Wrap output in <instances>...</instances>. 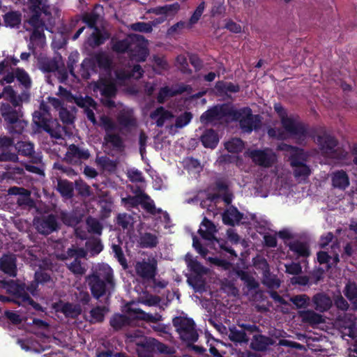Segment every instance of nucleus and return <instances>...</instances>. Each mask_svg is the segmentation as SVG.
Masks as SVG:
<instances>
[{"instance_id": "nucleus-29", "label": "nucleus", "mask_w": 357, "mask_h": 357, "mask_svg": "<svg viewBox=\"0 0 357 357\" xmlns=\"http://www.w3.org/2000/svg\"><path fill=\"white\" fill-rule=\"evenodd\" d=\"M137 38V34H130L127 38L116 41L112 46V50L117 53H128L134 40Z\"/></svg>"}, {"instance_id": "nucleus-35", "label": "nucleus", "mask_w": 357, "mask_h": 357, "mask_svg": "<svg viewBox=\"0 0 357 357\" xmlns=\"http://www.w3.org/2000/svg\"><path fill=\"white\" fill-rule=\"evenodd\" d=\"M93 59L95 61V66L97 65L99 68L106 72H111L112 70V61L105 53H98Z\"/></svg>"}, {"instance_id": "nucleus-64", "label": "nucleus", "mask_w": 357, "mask_h": 357, "mask_svg": "<svg viewBox=\"0 0 357 357\" xmlns=\"http://www.w3.org/2000/svg\"><path fill=\"white\" fill-rule=\"evenodd\" d=\"M344 296L351 302L357 298V284L355 282H349L344 290Z\"/></svg>"}, {"instance_id": "nucleus-28", "label": "nucleus", "mask_w": 357, "mask_h": 357, "mask_svg": "<svg viewBox=\"0 0 357 357\" xmlns=\"http://www.w3.org/2000/svg\"><path fill=\"white\" fill-rule=\"evenodd\" d=\"M60 219L62 222L68 227H75L82 220L83 215L75 211H61L60 213Z\"/></svg>"}, {"instance_id": "nucleus-14", "label": "nucleus", "mask_w": 357, "mask_h": 357, "mask_svg": "<svg viewBox=\"0 0 357 357\" xmlns=\"http://www.w3.org/2000/svg\"><path fill=\"white\" fill-rule=\"evenodd\" d=\"M91 154L88 149L72 144L69 146L63 160L68 164L79 165L81 160H88Z\"/></svg>"}, {"instance_id": "nucleus-47", "label": "nucleus", "mask_w": 357, "mask_h": 357, "mask_svg": "<svg viewBox=\"0 0 357 357\" xmlns=\"http://www.w3.org/2000/svg\"><path fill=\"white\" fill-rule=\"evenodd\" d=\"M225 147L230 153H238L244 149V142L240 138H232L225 143Z\"/></svg>"}, {"instance_id": "nucleus-43", "label": "nucleus", "mask_w": 357, "mask_h": 357, "mask_svg": "<svg viewBox=\"0 0 357 357\" xmlns=\"http://www.w3.org/2000/svg\"><path fill=\"white\" fill-rule=\"evenodd\" d=\"M229 338L231 342L248 343L249 338L243 330H238L235 326L229 328Z\"/></svg>"}, {"instance_id": "nucleus-10", "label": "nucleus", "mask_w": 357, "mask_h": 357, "mask_svg": "<svg viewBox=\"0 0 357 357\" xmlns=\"http://www.w3.org/2000/svg\"><path fill=\"white\" fill-rule=\"evenodd\" d=\"M33 224L38 232L45 236L56 231L60 228L56 216L52 213L35 218Z\"/></svg>"}, {"instance_id": "nucleus-56", "label": "nucleus", "mask_w": 357, "mask_h": 357, "mask_svg": "<svg viewBox=\"0 0 357 357\" xmlns=\"http://www.w3.org/2000/svg\"><path fill=\"white\" fill-rule=\"evenodd\" d=\"M216 89L222 92L237 93L240 91V86L238 84H234L232 82H218L215 86Z\"/></svg>"}, {"instance_id": "nucleus-15", "label": "nucleus", "mask_w": 357, "mask_h": 357, "mask_svg": "<svg viewBox=\"0 0 357 357\" xmlns=\"http://www.w3.org/2000/svg\"><path fill=\"white\" fill-rule=\"evenodd\" d=\"M54 308L57 312L63 313L66 317L76 319L82 312V307L79 304H73L72 303H63L60 301L54 305Z\"/></svg>"}, {"instance_id": "nucleus-48", "label": "nucleus", "mask_w": 357, "mask_h": 357, "mask_svg": "<svg viewBox=\"0 0 357 357\" xmlns=\"http://www.w3.org/2000/svg\"><path fill=\"white\" fill-rule=\"evenodd\" d=\"M15 147L17 151V153L23 156L28 157L31 153H34L33 144L29 142H18L15 145Z\"/></svg>"}, {"instance_id": "nucleus-32", "label": "nucleus", "mask_w": 357, "mask_h": 357, "mask_svg": "<svg viewBox=\"0 0 357 357\" xmlns=\"http://www.w3.org/2000/svg\"><path fill=\"white\" fill-rule=\"evenodd\" d=\"M130 319L128 316L121 314H114L109 320L110 326L116 331L121 330L125 326H130Z\"/></svg>"}, {"instance_id": "nucleus-6", "label": "nucleus", "mask_w": 357, "mask_h": 357, "mask_svg": "<svg viewBox=\"0 0 357 357\" xmlns=\"http://www.w3.org/2000/svg\"><path fill=\"white\" fill-rule=\"evenodd\" d=\"M319 148L326 156L333 159H344L347 152L338 146L337 139L326 132L317 137Z\"/></svg>"}, {"instance_id": "nucleus-16", "label": "nucleus", "mask_w": 357, "mask_h": 357, "mask_svg": "<svg viewBox=\"0 0 357 357\" xmlns=\"http://www.w3.org/2000/svg\"><path fill=\"white\" fill-rule=\"evenodd\" d=\"M0 270L10 277L17 275V258L13 254H5L0 258Z\"/></svg>"}, {"instance_id": "nucleus-53", "label": "nucleus", "mask_w": 357, "mask_h": 357, "mask_svg": "<svg viewBox=\"0 0 357 357\" xmlns=\"http://www.w3.org/2000/svg\"><path fill=\"white\" fill-rule=\"evenodd\" d=\"M105 140L117 150H122L124 148L123 139L118 134H107Z\"/></svg>"}, {"instance_id": "nucleus-4", "label": "nucleus", "mask_w": 357, "mask_h": 357, "mask_svg": "<svg viewBox=\"0 0 357 357\" xmlns=\"http://www.w3.org/2000/svg\"><path fill=\"white\" fill-rule=\"evenodd\" d=\"M273 107L280 117L284 130L298 139L305 140L308 135L307 126L301 122L296 121L292 118L288 117L287 110L281 103H275Z\"/></svg>"}, {"instance_id": "nucleus-26", "label": "nucleus", "mask_w": 357, "mask_h": 357, "mask_svg": "<svg viewBox=\"0 0 357 357\" xmlns=\"http://www.w3.org/2000/svg\"><path fill=\"white\" fill-rule=\"evenodd\" d=\"M2 282L4 284L5 287L7 288L8 291L13 294L17 298H20L21 301L24 298V296L28 294L25 291V283L18 282L14 280L2 281Z\"/></svg>"}, {"instance_id": "nucleus-17", "label": "nucleus", "mask_w": 357, "mask_h": 357, "mask_svg": "<svg viewBox=\"0 0 357 357\" xmlns=\"http://www.w3.org/2000/svg\"><path fill=\"white\" fill-rule=\"evenodd\" d=\"M275 340L262 334L254 335L250 343V348L255 351H266L270 346L274 345Z\"/></svg>"}, {"instance_id": "nucleus-1", "label": "nucleus", "mask_w": 357, "mask_h": 357, "mask_svg": "<svg viewBox=\"0 0 357 357\" xmlns=\"http://www.w3.org/2000/svg\"><path fill=\"white\" fill-rule=\"evenodd\" d=\"M103 273H93L88 276L87 282L93 297L97 300L104 296L109 298L114 290L115 282L113 270L104 266Z\"/></svg>"}, {"instance_id": "nucleus-51", "label": "nucleus", "mask_w": 357, "mask_h": 357, "mask_svg": "<svg viewBox=\"0 0 357 357\" xmlns=\"http://www.w3.org/2000/svg\"><path fill=\"white\" fill-rule=\"evenodd\" d=\"M32 15L28 20V23L33 27V29L45 28V21L41 19L40 10H31Z\"/></svg>"}, {"instance_id": "nucleus-24", "label": "nucleus", "mask_w": 357, "mask_h": 357, "mask_svg": "<svg viewBox=\"0 0 357 357\" xmlns=\"http://www.w3.org/2000/svg\"><path fill=\"white\" fill-rule=\"evenodd\" d=\"M298 316L303 323L310 326L317 325L324 322L323 316L312 310H301L298 312Z\"/></svg>"}, {"instance_id": "nucleus-59", "label": "nucleus", "mask_w": 357, "mask_h": 357, "mask_svg": "<svg viewBox=\"0 0 357 357\" xmlns=\"http://www.w3.org/2000/svg\"><path fill=\"white\" fill-rule=\"evenodd\" d=\"M186 261L190 271L193 272L195 274L203 275L206 273L204 266L197 259H190L189 260L186 259Z\"/></svg>"}, {"instance_id": "nucleus-33", "label": "nucleus", "mask_w": 357, "mask_h": 357, "mask_svg": "<svg viewBox=\"0 0 357 357\" xmlns=\"http://www.w3.org/2000/svg\"><path fill=\"white\" fill-rule=\"evenodd\" d=\"M1 94L2 97L13 106H20V104L22 102V97L17 95V93L10 85L4 86Z\"/></svg>"}, {"instance_id": "nucleus-42", "label": "nucleus", "mask_w": 357, "mask_h": 357, "mask_svg": "<svg viewBox=\"0 0 357 357\" xmlns=\"http://www.w3.org/2000/svg\"><path fill=\"white\" fill-rule=\"evenodd\" d=\"M142 199H150V197L145 193H141L136 196L128 195L123 197L121 202L127 207L136 208L142 203Z\"/></svg>"}, {"instance_id": "nucleus-27", "label": "nucleus", "mask_w": 357, "mask_h": 357, "mask_svg": "<svg viewBox=\"0 0 357 357\" xmlns=\"http://www.w3.org/2000/svg\"><path fill=\"white\" fill-rule=\"evenodd\" d=\"M202 145L205 148L215 149L219 142L217 132L213 129H206L200 137Z\"/></svg>"}, {"instance_id": "nucleus-40", "label": "nucleus", "mask_w": 357, "mask_h": 357, "mask_svg": "<svg viewBox=\"0 0 357 357\" xmlns=\"http://www.w3.org/2000/svg\"><path fill=\"white\" fill-rule=\"evenodd\" d=\"M139 243L140 247L142 248H153L157 246L158 241L155 234L149 232H145L144 234L140 236Z\"/></svg>"}, {"instance_id": "nucleus-60", "label": "nucleus", "mask_w": 357, "mask_h": 357, "mask_svg": "<svg viewBox=\"0 0 357 357\" xmlns=\"http://www.w3.org/2000/svg\"><path fill=\"white\" fill-rule=\"evenodd\" d=\"M192 114L190 112H185L176 119L175 127L182 128L187 126L192 120Z\"/></svg>"}, {"instance_id": "nucleus-13", "label": "nucleus", "mask_w": 357, "mask_h": 357, "mask_svg": "<svg viewBox=\"0 0 357 357\" xmlns=\"http://www.w3.org/2000/svg\"><path fill=\"white\" fill-rule=\"evenodd\" d=\"M206 3L204 1H202L199 3L195 10H194L192 15L189 19L188 22H185L184 21H179L177 23L174 24L172 26H170L168 29L169 34H173L177 31L178 29H183L184 28L191 29L193 25L197 24L202 17L204 9H205Z\"/></svg>"}, {"instance_id": "nucleus-63", "label": "nucleus", "mask_w": 357, "mask_h": 357, "mask_svg": "<svg viewBox=\"0 0 357 357\" xmlns=\"http://www.w3.org/2000/svg\"><path fill=\"white\" fill-rule=\"evenodd\" d=\"M309 297L305 294L294 296L290 298L291 302L297 308L306 307L308 305Z\"/></svg>"}, {"instance_id": "nucleus-58", "label": "nucleus", "mask_w": 357, "mask_h": 357, "mask_svg": "<svg viewBox=\"0 0 357 357\" xmlns=\"http://www.w3.org/2000/svg\"><path fill=\"white\" fill-rule=\"evenodd\" d=\"M74 188H75L78 194L82 197H89L91 195L90 186L82 179L75 181Z\"/></svg>"}, {"instance_id": "nucleus-2", "label": "nucleus", "mask_w": 357, "mask_h": 357, "mask_svg": "<svg viewBox=\"0 0 357 357\" xmlns=\"http://www.w3.org/2000/svg\"><path fill=\"white\" fill-rule=\"evenodd\" d=\"M22 104H20V106H13L8 102L1 103L0 114L12 134H22L27 126V122L22 119Z\"/></svg>"}, {"instance_id": "nucleus-11", "label": "nucleus", "mask_w": 357, "mask_h": 357, "mask_svg": "<svg viewBox=\"0 0 357 357\" xmlns=\"http://www.w3.org/2000/svg\"><path fill=\"white\" fill-rule=\"evenodd\" d=\"M137 38L132 42L128 54L132 61L143 62L146 61L149 52L146 44L145 38L139 34H137Z\"/></svg>"}, {"instance_id": "nucleus-52", "label": "nucleus", "mask_w": 357, "mask_h": 357, "mask_svg": "<svg viewBox=\"0 0 357 357\" xmlns=\"http://www.w3.org/2000/svg\"><path fill=\"white\" fill-rule=\"evenodd\" d=\"M289 161L293 168L306 164V158L304 155L303 149L292 153L289 156Z\"/></svg>"}, {"instance_id": "nucleus-21", "label": "nucleus", "mask_w": 357, "mask_h": 357, "mask_svg": "<svg viewBox=\"0 0 357 357\" xmlns=\"http://www.w3.org/2000/svg\"><path fill=\"white\" fill-rule=\"evenodd\" d=\"M312 302L317 311L327 312L332 306L333 302L329 296L324 293H317L312 296Z\"/></svg>"}, {"instance_id": "nucleus-3", "label": "nucleus", "mask_w": 357, "mask_h": 357, "mask_svg": "<svg viewBox=\"0 0 357 357\" xmlns=\"http://www.w3.org/2000/svg\"><path fill=\"white\" fill-rule=\"evenodd\" d=\"M93 90L95 93L99 92L101 98L100 102L109 109L116 107V103L114 98H116L118 93V87L116 80L110 76L100 77L99 79L93 83Z\"/></svg>"}, {"instance_id": "nucleus-55", "label": "nucleus", "mask_w": 357, "mask_h": 357, "mask_svg": "<svg viewBox=\"0 0 357 357\" xmlns=\"http://www.w3.org/2000/svg\"><path fill=\"white\" fill-rule=\"evenodd\" d=\"M188 282L197 291H202L205 287V282L202 278V275L195 274L189 277Z\"/></svg>"}, {"instance_id": "nucleus-36", "label": "nucleus", "mask_w": 357, "mask_h": 357, "mask_svg": "<svg viewBox=\"0 0 357 357\" xmlns=\"http://www.w3.org/2000/svg\"><path fill=\"white\" fill-rule=\"evenodd\" d=\"M96 71L95 61L93 59H84L79 69V74L83 79L87 80L91 77V72Z\"/></svg>"}, {"instance_id": "nucleus-30", "label": "nucleus", "mask_w": 357, "mask_h": 357, "mask_svg": "<svg viewBox=\"0 0 357 357\" xmlns=\"http://www.w3.org/2000/svg\"><path fill=\"white\" fill-rule=\"evenodd\" d=\"M56 190L63 197L71 199L74 196L73 183L67 179L59 178L57 181Z\"/></svg>"}, {"instance_id": "nucleus-45", "label": "nucleus", "mask_w": 357, "mask_h": 357, "mask_svg": "<svg viewBox=\"0 0 357 357\" xmlns=\"http://www.w3.org/2000/svg\"><path fill=\"white\" fill-rule=\"evenodd\" d=\"M108 311V308L105 306H96L92 308L89 313L91 316L90 321L91 323H101L105 319V315Z\"/></svg>"}, {"instance_id": "nucleus-62", "label": "nucleus", "mask_w": 357, "mask_h": 357, "mask_svg": "<svg viewBox=\"0 0 357 357\" xmlns=\"http://www.w3.org/2000/svg\"><path fill=\"white\" fill-rule=\"evenodd\" d=\"M59 118L66 125H70L74 123L75 116L73 113L69 111L66 107H62L59 110Z\"/></svg>"}, {"instance_id": "nucleus-49", "label": "nucleus", "mask_w": 357, "mask_h": 357, "mask_svg": "<svg viewBox=\"0 0 357 357\" xmlns=\"http://www.w3.org/2000/svg\"><path fill=\"white\" fill-rule=\"evenodd\" d=\"M15 78L24 88L29 89L31 87V78L24 69L17 68L15 69Z\"/></svg>"}, {"instance_id": "nucleus-39", "label": "nucleus", "mask_w": 357, "mask_h": 357, "mask_svg": "<svg viewBox=\"0 0 357 357\" xmlns=\"http://www.w3.org/2000/svg\"><path fill=\"white\" fill-rule=\"evenodd\" d=\"M31 10H40L45 15H51L50 6L48 0H28Z\"/></svg>"}, {"instance_id": "nucleus-50", "label": "nucleus", "mask_w": 357, "mask_h": 357, "mask_svg": "<svg viewBox=\"0 0 357 357\" xmlns=\"http://www.w3.org/2000/svg\"><path fill=\"white\" fill-rule=\"evenodd\" d=\"M86 225L88 231L91 234L100 235L102 231V225L98 220L95 218L89 216L86 219Z\"/></svg>"}, {"instance_id": "nucleus-44", "label": "nucleus", "mask_w": 357, "mask_h": 357, "mask_svg": "<svg viewBox=\"0 0 357 357\" xmlns=\"http://www.w3.org/2000/svg\"><path fill=\"white\" fill-rule=\"evenodd\" d=\"M3 18L6 26L13 28L18 26L21 23V14L16 11L6 13Z\"/></svg>"}, {"instance_id": "nucleus-18", "label": "nucleus", "mask_w": 357, "mask_h": 357, "mask_svg": "<svg viewBox=\"0 0 357 357\" xmlns=\"http://www.w3.org/2000/svg\"><path fill=\"white\" fill-rule=\"evenodd\" d=\"M189 87L190 86L188 85H185L184 84H178L176 89H171L169 86L162 87L158 93L157 101L158 103L162 104L165 102L167 98L181 95L187 91Z\"/></svg>"}, {"instance_id": "nucleus-31", "label": "nucleus", "mask_w": 357, "mask_h": 357, "mask_svg": "<svg viewBox=\"0 0 357 357\" xmlns=\"http://www.w3.org/2000/svg\"><path fill=\"white\" fill-rule=\"evenodd\" d=\"M332 183L334 188L344 190L349 185V179L347 174L340 170L333 173Z\"/></svg>"}, {"instance_id": "nucleus-38", "label": "nucleus", "mask_w": 357, "mask_h": 357, "mask_svg": "<svg viewBox=\"0 0 357 357\" xmlns=\"http://www.w3.org/2000/svg\"><path fill=\"white\" fill-rule=\"evenodd\" d=\"M289 247L298 257H307L310 254L309 246L304 242L296 241L291 243Z\"/></svg>"}, {"instance_id": "nucleus-25", "label": "nucleus", "mask_w": 357, "mask_h": 357, "mask_svg": "<svg viewBox=\"0 0 357 357\" xmlns=\"http://www.w3.org/2000/svg\"><path fill=\"white\" fill-rule=\"evenodd\" d=\"M174 117L172 112L165 109L162 106L158 107L150 114V118L156 120L155 123L158 127H162L167 120Z\"/></svg>"}, {"instance_id": "nucleus-22", "label": "nucleus", "mask_w": 357, "mask_h": 357, "mask_svg": "<svg viewBox=\"0 0 357 357\" xmlns=\"http://www.w3.org/2000/svg\"><path fill=\"white\" fill-rule=\"evenodd\" d=\"M216 232V228L214 223L204 217L201 227L198 230V233L200 234L202 238L213 241V238H215V233Z\"/></svg>"}, {"instance_id": "nucleus-37", "label": "nucleus", "mask_w": 357, "mask_h": 357, "mask_svg": "<svg viewBox=\"0 0 357 357\" xmlns=\"http://www.w3.org/2000/svg\"><path fill=\"white\" fill-rule=\"evenodd\" d=\"M38 66L43 73H54L59 69L58 61L55 59L47 57L39 59Z\"/></svg>"}, {"instance_id": "nucleus-54", "label": "nucleus", "mask_w": 357, "mask_h": 357, "mask_svg": "<svg viewBox=\"0 0 357 357\" xmlns=\"http://www.w3.org/2000/svg\"><path fill=\"white\" fill-rule=\"evenodd\" d=\"M253 265L257 269L262 272L263 276L269 275L270 266L267 260L264 257H258L253 259Z\"/></svg>"}, {"instance_id": "nucleus-34", "label": "nucleus", "mask_w": 357, "mask_h": 357, "mask_svg": "<svg viewBox=\"0 0 357 357\" xmlns=\"http://www.w3.org/2000/svg\"><path fill=\"white\" fill-rule=\"evenodd\" d=\"M235 273L236 275L245 283L248 290L250 291L259 288V282L248 271L241 269H236Z\"/></svg>"}, {"instance_id": "nucleus-23", "label": "nucleus", "mask_w": 357, "mask_h": 357, "mask_svg": "<svg viewBox=\"0 0 357 357\" xmlns=\"http://www.w3.org/2000/svg\"><path fill=\"white\" fill-rule=\"evenodd\" d=\"M213 190L222 192V199L227 205L231 204L234 195L230 191L227 181L222 178L217 179L214 183Z\"/></svg>"}, {"instance_id": "nucleus-46", "label": "nucleus", "mask_w": 357, "mask_h": 357, "mask_svg": "<svg viewBox=\"0 0 357 357\" xmlns=\"http://www.w3.org/2000/svg\"><path fill=\"white\" fill-rule=\"evenodd\" d=\"M74 102L79 107L86 109L88 107H92L93 109H96L97 103L94 100L93 98L89 96H86L85 97L75 96L73 97Z\"/></svg>"}, {"instance_id": "nucleus-61", "label": "nucleus", "mask_w": 357, "mask_h": 357, "mask_svg": "<svg viewBox=\"0 0 357 357\" xmlns=\"http://www.w3.org/2000/svg\"><path fill=\"white\" fill-rule=\"evenodd\" d=\"M112 251L114 254L115 258L118 260L119 264L124 268H127L128 263L127 260L125 257L124 253L121 247L119 245L113 244L112 245Z\"/></svg>"}, {"instance_id": "nucleus-7", "label": "nucleus", "mask_w": 357, "mask_h": 357, "mask_svg": "<svg viewBox=\"0 0 357 357\" xmlns=\"http://www.w3.org/2000/svg\"><path fill=\"white\" fill-rule=\"evenodd\" d=\"M237 116H231L234 121L239 122V126L243 132L251 133L254 130H258L261 126V117L258 114H253L249 107H244L239 109H234Z\"/></svg>"}, {"instance_id": "nucleus-57", "label": "nucleus", "mask_w": 357, "mask_h": 357, "mask_svg": "<svg viewBox=\"0 0 357 357\" xmlns=\"http://www.w3.org/2000/svg\"><path fill=\"white\" fill-rule=\"evenodd\" d=\"M8 195H19L22 197L25 201L30 199L31 192L22 187L13 186L8 190Z\"/></svg>"}, {"instance_id": "nucleus-41", "label": "nucleus", "mask_w": 357, "mask_h": 357, "mask_svg": "<svg viewBox=\"0 0 357 357\" xmlns=\"http://www.w3.org/2000/svg\"><path fill=\"white\" fill-rule=\"evenodd\" d=\"M117 121L124 128H132L137 126L135 118L128 112H121L117 116Z\"/></svg>"}, {"instance_id": "nucleus-8", "label": "nucleus", "mask_w": 357, "mask_h": 357, "mask_svg": "<svg viewBox=\"0 0 357 357\" xmlns=\"http://www.w3.org/2000/svg\"><path fill=\"white\" fill-rule=\"evenodd\" d=\"M172 323L181 339L183 341L195 342L198 340L199 335L195 329V323L192 319L176 317L173 319Z\"/></svg>"}, {"instance_id": "nucleus-12", "label": "nucleus", "mask_w": 357, "mask_h": 357, "mask_svg": "<svg viewBox=\"0 0 357 357\" xmlns=\"http://www.w3.org/2000/svg\"><path fill=\"white\" fill-rule=\"evenodd\" d=\"M137 275L144 280H153L158 272V262L153 258L146 261H137L135 266Z\"/></svg>"}, {"instance_id": "nucleus-20", "label": "nucleus", "mask_w": 357, "mask_h": 357, "mask_svg": "<svg viewBox=\"0 0 357 357\" xmlns=\"http://www.w3.org/2000/svg\"><path fill=\"white\" fill-rule=\"evenodd\" d=\"M243 216V213L240 212L236 206H231L224 211L222 218L225 225L234 227L239 224Z\"/></svg>"}, {"instance_id": "nucleus-5", "label": "nucleus", "mask_w": 357, "mask_h": 357, "mask_svg": "<svg viewBox=\"0 0 357 357\" xmlns=\"http://www.w3.org/2000/svg\"><path fill=\"white\" fill-rule=\"evenodd\" d=\"M33 121L39 128L48 133L52 137L55 139L62 137L61 132L63 128L56 119L50 118L47 112L36 111L33 114Z\"/></svg>"}, {"instance_id": "nucleus-9", "label": "nucleus", "mask_w": 357, "mask_h": 357, "mask_svg": "<svg viewBox=\"0 0 357 357\" xmlns=\"http://www.w3.org/2000/svg\"><path fill=\"white\" fill-rule=\"evenodd\" d=\"M237 114V112H234V108L232 106L224 103L208 109L201 115L200 121L202 123H208L215 120H220L224 117L236 116Z\"/></svg>"}, {"instance_id": "nucleus-19", "label": "nucleus", "mask_w": 357, "mask_h": 357, "mask_svg": "<svg viewBox=\"0 0 357 357\" xmlns=\"http://www.w3.org/2000/svg\"><path fill=\"white\" fill-rule=\"evenodd\" d=\"M252 161L259 166L270 167L274 163V158L264 150L255 149L250 152Z\"/></svg>"}]
</instances>
